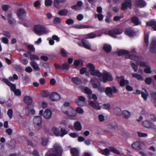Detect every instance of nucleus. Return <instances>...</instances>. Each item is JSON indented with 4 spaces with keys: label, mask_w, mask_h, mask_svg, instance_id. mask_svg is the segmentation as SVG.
Instances as JSON below:
<instances>
[{
    "label": "nucleus",
    "mask_w": 156,
    "mask_h": 156,
    "mask_svg": "<svg viewBox=\"0 0 156 156\" xmlns=\"http://www.w3.org/2000/svg\"><path fill=\"white\" fill-rule=\"evenodd\" d=\"M87 68L91 75L97 76L100 81H102L105 83L107 81H112L113 80V78L110 73L104 71L101 74L98 70H95V67L92 64H87Z\"/></svg>",
    "instance_id": "nucleus-1"
},
{
    "label": "nucleus",
    "mask_w": 156,
    "mask_h": 156,
    "mask_svg": "<svg viewBox=\"0 0 156 156\" xmlns=\"http://www.w3.org/2000/svg\"><path fill=\"white\" fill-rule=\"evenodd\" d=\"M118 54L119 55H126V58L137 61L139 57L136 55V52L135 48L132 49L130 51L125 50H119Z\"/></svg>",
    "instance_id": "nucleus-2"
},
{
    "label": "nucleus",
    "mask_w": 156,
    "mask_h": 156,
    "mask_svg": "<svg viewBox=\"0 0 156 156\" xmlns=\"http://www.w3.org/2000/svg\"><path fill=\"white\" fill-rule=\"evenodd\" d=\"M62 149L61 145L58 143L55 144L51 152L48 151L46 154V156H62Z\"/></svg>",
    "instance_id": "nucleus-3"
},
{
    "label": "nucleus",
    "mask_w": 156,
    "mask_h": 156,
    "mask_svg": "<svg viewBox=\"0 0 156 156\" xmlns=\"http://www.w3.org/2000/svg\"><path fill=\"white\" fill-rule=\"evenodd\" d=\"M34 30L37 34L41 36L49 32V31L46 29L43 25L37 24L34 27Z\"/></svg>",
    "instance_id": "nucleus-4"
},
{
    "label": "nucleus",
    "mask_w": 156,
    "mask_h": 156,
    "mask_svg": "<svg viewBox=\"0 0 156 156\" xmlns=\"http://www.w3.org/2000/svg\"><path fill=\"white\" fill-rule=\"evenodd\" d=\"M109 148V149L108 148L101 149L99 152L101 154L105 155L106 156H108L109 155L110 151L120 156H122L123 154L122 153L119 151L114 147H110Z\"/></svg>",
    "instance_id": "nucleus-5"
},
{
    "label": "nucleus",
    "mask_w": 156,
    "mask_h": 156,
    "mask_svg": "<svg viewBox=\"0 0 156 156\" xmlns=\"http://www.w3.org/2000/svg\"><path fill=\"white\" fill-rule=\"evenodd\" d=\"M33 122L36 130H40L42 127V119L40 116H36L33 119Z\"/></svg>",
    "instance_id": "nucleus-6"
},
{
    "label": "nucleus",
    "mask_w": 156,
    "mask_h": 156,
    "mask_svg": "<svg viewBox=\"0 0 156 156\" xmlns=\"http://www.w3.org/2000/svg\"><path fill=\"white\" fill-rule=\"evenodd\" d=\"M105 92L108 97L110 98H113L114 97V95L113 94V92L117 93V90L114 86H112L111 87H108L105 88Z\"/></svg>",
    "instance_id": "nucleus-7"
},
{
    "label": "nucleus",
    "mask_w": 156,
    "mask_h": 156,
    "mask_svg": "<svg viewBox=\"0 0 156 156\" xmlns=\"http://www.w3.org/2000/svg\"><path fill=\"white\" fill-rule=\"evenodd\" d=\"M99 80L97 79L96 77H93L91 79L90 82L92 84L93 88H98L99 91L102 92L104 91V87H101L100 85L98 86L97 84L95 83L98 82Z\"/></svg>",
    "instance_id": "nucleus-8"
},
{
    "label": "nucleus",
    "mask_w": 156,
    "mask_h": 156,
    "mask_svg": "<svg viewBox=\"0 0 156 156\" xmlns=\"http://www.w3.org/2000/svg\"><path fill=\"white\" fill-rule=\"evenodd\" d=\"M89 105L93 108L97 110H100L101 107L99 105V104L97 101H93L91 100V98H90L88 101Z\"/></svg>",
    "instance_id": "nucleus-9"
},
{
    "label": "nucleus",
    "mask_w": 156,
    "mask_h": 156,
    "mask_svg": "<svg viewBox=\"0 0 156 156\" xmlns=\"http://www.w3.org/2000/svg\"><path fill=\"white\" fill-rule=\"evenodd\" d=\"M86 102V98L83 96H79L75 100V103L79 106H83Z\"/></svg>",
    "instance_id": "nucleus-10"
},
{
    "label": "nucleus",
    "mask_w": 156,
    "mask_h": 156,
    "mask_svg": "<svg viewBox=\"0 0 156 156\" xmlns=\"http://www.w3.org/2000/svg\"><path fill=\"white\" fill-rule=\"evenodd\" d=\"M132 6L131 0H124V2L122 5V9L125 10L127 8H131Z\"/></svg>",
    "instance_id": "nucleus-11"
},
{
    "label": "nucleus",
    "mask_w": 156,
    "mask_h": 156,
    "mask_svg": "<svg viewBox=\"0 0 156 156\" xmlns=\"http://www.w3.org/2000/svg\"><path fill=\"white\" fill-rule=\"evenodd\" d=\"M123 32L122 30L121 29H115L113 30H109V35L113 37H115L116 35L120 34Z\"/></svg>",
    "instance_id": "nucleus-12"
},
{
    "label": "nucleus",
    "mask_w": 156,
    "mask_h": 156,
    "mask_svg": "<svg viewBox=\"0 0 156 156\" xmlns=\"http://www.w3.org/2000/svg\"><path fill=\"white\" fill-rule=\"evenodd\" d=\"M50 98L51 101H57L60 100V96L57 93L53 92L50 94Z\"/></svg>",
    "instance_id": "nucleus-13"
},
{
    "label": "nucleus",
    "mask_w": 156,
    "mask_h": 156,
    "mask_svg": "<svg viewBox=\"0 0 156 156\" xmlns=\"http://www.w3.org/2000/svg\"><path fill=\"white\" fill-rule=\"evenodd\" d=\"M52 112L51 110L49 109H46L43 114V116L46 120H49L51 117Z\"/></svg>",
    "instance_id": "nucleus-14"
},
{
    "label": "nucleus",
    "mask_w": 156,
    "mask_h": 156,
    "mask_svg": "<svg viewBox=\"0 0 156 156\" xmlns=\"http://www.w3.org/2000/svg\"><path fill=\"white\" fill-rule=\"evenodd\" d=\"M150 51L153 52L154 53L156 51V39L153 38L150 45Z\"/></svg>",
    "instance_id": "nucleus-15"
},
{
    "label": "nucleus",
    "mask_w": 156,
    "mask_h": 156,
    "mask_svg": "<svg viewBox=\"0 0 156 156\" xmlns=\"http://www.w3.org/2000/svg\"><path fill=\"white\" fill-rule=\"evenodd\" d=\"M2 80L4 82L6 83V84L10 87L11 90L13 92H14L16 90V87L15 85L11 83L8 79L3 78L2 79Z\"/></svg>",
    "instance_id": "nucleus-16"
},
{
    "label": "nucleus",
    "mask_w": 156,
    "mask_h": 156,
    "mask_svg": "<svg viewBox=\"0 0 156 156\" xmlns=\"http://www.w3.org/2000/svg\"><path fill=\"white\" fill-rule=\"evenodd\" d=\"M116 79L118 81H120V85L121 86H123L129 83L128 81L125 80L123 76L117 77Z\"/></svg>",
    "instance_id": "nucleus-17"
},
{
    "label": "nucleus",
    "mask_w": 156,
    "mask_h": 156,
    "mask_svg": "<svg viewBox=\"0 0 156 156\" xmlns=\"http://www.w3.org/2000/svg\"><path fill=\"white\" fill-rule=\"evenodd\" d=\"M83 47L85 48L90 50L91 49V44L86 39H83L82 40Z\"/></svg>",
    "instance_id": "nucleus-18"
},
{
    "label": "nucleus",
    "mask_w": 156,
    "mask_h": 156,
    "mask_svg": "<svg viewBox=\"0 0 156 156\" xmlns=\"http://www.w3.org/2000/svg\"><path fill=\"white\" fill-rule=\"evenodd\" d=\"M83 5V2L82 1H80L77 2L76 5L72 6L71 8L72 9L76 10H80L81 9Z\"/></svg>",
    "instance_id": "nucleus-19"
},
{
    "label": "nucleus",
    "mask_w": 156,
    "mask_h": 156,
    "mask_svg": "<svg viewBox=\"0 0 156 156\" xmlns=\"http://www.w3.org/2000/svg\"><path fill=\"white\" fill-rule=\"evenodd\" d=\"M76 115L75 110L71 107L69 108V111L67 112V113L66 114L67 116L70 117H75Z\"/></svg>",
    "instance_id": "nucleus-20"
},
{
    "label": "nucleus",
    "mask_w": 156,
    "mask_h": 156,
    "mask_svg": "<svg viewBox=\"0 0 156 156\" xmlns=\"http://www.w3.org/2000/svg\"><path fill=\"white\" fill-rule=\"evenodd\" d=\"M135 5L137 6L142 8L144 7L146 3L143 0H136Z\"/></svg>",
    "instance_id": "nucleus-21"
},
{
    "label": "nucleus",
    "mask_w": 156,
    "mask_h": 156,
    "mask_svg": "<svg viewBox=\"0 0 156 156\" xmlns=\"http://www.w3.org/2000/svg\"><path fill=\"white\" fill-rule=\"evenodd\" d=\"M101 34H99L98 32L95 33H91L87 34L86 35V38H93L98 36H100Z\"/></svg>",
    "instance_id": "nucleus-22"
},
{
    "label": "nucleus",
    "mask_w": 156,
    "mask_h": 156,
    "mask_svg": "<svg viewBox=\"0 0 156 156\" xmlns=\"http://www.w3.org/2000/svg\"><path fill=\"white\" fill-rule=\"evenodd\" d=\"M70 152L73 156H79V151L77 148H71L70 150Z\"/></svg>",
    "instance_id": "nucleus-23"
},
{
    "label": "nucleus",
    "mask_w": 156,
    "mask_h": 156,
    "mask_svg": "<svg viewBox=\"0 0 156 156\" xmlns=\"http://www.w3.org/2000/svg\"><path fill=\"white\" fill-rule=\"evenodd\" d=\"M25 13V11L23 9H20L18 10L17 12V14L19 18L22 19L23 15Z\"/></svg>",
    "instance_id": "nucleus-24"
},
{
    "label": "nucleus",
    "mask_w": 156,
    "mask_h": 156,
    "mask_svg": "<svg viewBox=\"0 0 156 156\" xmlns=\"http://www.w3.org/2000/svg\"><path fill=\"white\" fill-rule=\"evenodd\" d=\"M68 10L66 9H62L58 12V14L60 16H65L68 14Z\"/></svg>",
    "instance_id": "nucleus-25"
},
{
    "label": "nucleus",
    "mask_w": 156,
    "mask_h": 156,
    "mask_svg": "<svg viewBox=\"0 0 156 156\" xmlns=\"http://www.w3.org/2000/svg\"><path fill=\"white\" fill-rule=\"evenodd\" d=\"M131 75L133 77L139 80L142 81L144 80L143 77L141 75L136 73H132Z\"/></svg>",
    "instance_id": "nucleus-26"
},
{
    "label": "nucleus",
    "mask_w": 156,
    "mask_h": 156,
    "mask_svg": "<svg viewBox=\"0 0 156 156\" xmlns=\"http://www.w3.org/2000/svg\"><path fill=\"white\" fill-rule=\"evenodd\" d=\"M143 125L144 127L147 128H153L154 126L153 125L151 122L147 120L144 121L143 123Z\"/></svg>",
    "instance_id": "nucleus-27"
},
{
    "label": "nucleus",
    "mask_w": 156,
    "mask_h": 156,
    "mask_svg": "<svg viewBox=\"0 0 156 156\" xmlns=\"http://www.w3.org/2000/svg\"><path fill=\"white\" fill-rule=\"evenodd\" d=\"M30 65L33 67L34 69L37 71H39L40 68L37 63L34 61H31L30 63Z\"/></svg>",
    "instance_id": "nucleus-28"
},
{
    "label": "nucleus",
    "mask_w": 156,
    "mask_h": 156,
    "mask_svg": "<svg viewBox=\"0 0 156 156\" xmlns=\"http://www.w3.org/2000/svg\"><path fill=\"white\" fill-rule=\"evenodd\" d=\"M51 131L55 136H60V132L59 128L55 127H53L52 128Z\"/></svg>",
    "instance_id": "nucleus-29"
},
{
    "label": "nucleus",
    "mask_w": 156,
    "mask_h": 156,
    "mask_svg": "<svg viewBox=\"0 0 156 156\" xmlns=\"http://www.w3.org/2000/svg\"><path fill=\"white\" fill-rule=\"evenodd\" d=\"M147 25L152 27L154 30H156V22L153 21H151L147 23Z\"/></svg>",
    "instance_id": "nucleus-30"
},
{
    "label": "nucleus",
    "mask_w": 156,
    "mask_h": 156,
    "mask_svg": "<svg viewBox=\"0 0 156 156\" xmlns=\"http://www.w3.org/2000/svg\"><path fill=\"white\" fill-rule=\"evenodd\" d=\"M28 54H30V58L32 61H34V60H38L39 59V56L35 54H31L30 52H28Z\"/></svg>",
    "instance_id": "nucleus-31"
},
{
    "label": "nucleus",
    "mask_w": 156,
    "mask_h": 156,
    "mask_svg": "<svg viewBox=\"0 0 156 156\" xmlns=\"http://www.w3.org/2000/svg\"><path fill=\"white\" fill-rule=\"evenodd\" d=\"M71 80L76 85H80L81 83V80L78 77L72 78Z\"/></svg>",
    "instance_id": "nucleus-32"
},
{
    "label": "nucleus",
    "mask_w": 156,
    "mask_h": 156,
    "mask_svg": "<svg viewBox=\"0 0 156 156\" xmlns=\"http://www.w3.org/2000/svg\"><path fill=\"white\" fill-rule=\"evenodd\" d=\"M132 147L136 150H139L140 149V144L138 142H136L133 143L132 145Z\"/></svg>",
    "instance_id": "nucleus-33"
},
{
    "label": "nucleus",
    "mask_w": 156,
    "mask_h": 156,
    "mask_svg": "<svg viewBox=\"0 0 156 156\" xmlns=\"http://www.w3.org/2000/svg\"><path fill=\"white\" fill-rule=\"evenodd\" d=\"M73 27L74 28L78 29H83L85 28H92L91 26L88 25H83L75 24L74 25Z\"/></svg>",
    "instance_id": "nucleus-34"
},
{
    "label": "nucleus",
    "mask_w": 156,
    "mask_h": 156,
    "mask_svg": "<svg viewBox=\"0 0 156 156\" xmlns=\"http://www.w3.org/2000/svg\"><path fill=\"white\" fill-rule=\"evenodd\" d=\"M74 64L75 66H82L83 65V62L80 59H76L74 60Z\"/></svg>",
    "instance_id": "nucleus-35"
},
{
    "label": "nucleus",
    "mask_w": 156,
    "mask_h": 156,
    "mask_svg": "<svg viewBox=\"0 0 156 156\" xmlns=\"http://www.w3.org/2000/svg\"><path fill=\"white\" fill-rule=\"evenodd\" d=\"M125 32L126 34L130 36H133L135 34L134 32L131 28L126 29Z\"/></svg>",
    "instance_id": "nucleus-36"
},
{
    "label": "nucleus",
    "mask_w": 156,
    "mask_h": 156,
    "mask_svg": "<svg viewBox=\"0 0 156 156\" xmlns=\"http://www.w3.org/2000/svg\"><path fill=\"white\" fill-rule=\"evenodd\" d=\"M144 91L141 92V96L146 101L147 100V97L148 96V94L145 89H144Z\"/></svg>",
    "instance_id": "nucleus-37"
},
{
    "label": "nucleus",
    "mask_w": 156,
    "mask_h": 156,
    "mask_svg": "<svg viewBox=\"0 0 156 156\" xmlns=\"http://www.w3.org/2000/svg\"><path fill=\"white\" fill-rule=\"evenodd\" d=\"M24 102L27 104H30L32 102V98L29 96H26L24 99Z\"/></svg>",
    "instance_id": "nucleus-38"
},
{
    "label": "nucleus",
    "mask_w": 156,
    "mask_h": 156,
    "mask_svg": "<svg viewBox=\"0 0 156 156\" xmlns=\"http://www.w3.org/2000/svg\"><path fill=\"white\" fill-rule=\"evenodd\" d=\"M74 126L75 129L77 131H80L82 129L81 124L79 122H77L75 123Z\"/></svg>",
    "instance_id": "nucleus-39"
},
{
    "label": "nucleus",
    "mask_w": 156,
    "mask_h": 156,
    "mask_svg": "<svg viewBox=\"0 0 156 156\" xmlns=\"http://www.w3.org/2000/svg\"><path fill=\"white\" fill-rule=\"evenodd\" d=\"M131 21L136 25H139L140 23V22L139 19L136 17H133L132 18Z\"/></svg>",
    "instance_id": "nucleus-40"
},
{
    "label": "nucleus",
    "mask_w": 156,
    "mask_h": 156,
    "mask_svg": "<svg viewBox=\"0 0 156 156\" xmlns=\"http://www.w3.org/2000/svg\"><path fill=\"white\" fill-rule=\"evenodd\" d=\"M122 115L125 119H128L131 115V113L127 110H124L122 112Z\"/></svg>",
    "instance_id": "nucleus-41"
},
{
    "label": "nucleus",
    "mask_w": 156,
    "mask_h": 156,
    "mask_svg": "<svg viewBox=\"0 0 156 156\" xmlns=\"http://www.w3.org/2000/svg\"><path fill=\"white\" fill-rule=\"evenodd\" d=\"M103 48L105 51L107 52H110L111 49V46L109 44H105L104 45Z\"/></svg>",
    "instance_id": "nucleus-42"
},
{
    "label": "nucleus",
    "mask_w": 156,
    "mask_h": 156,
    "mask_svg": "<svg viewBox=\"0 0 156 156\" xmlns=\"http://www.w3.org/2000/svg\"><path fill=\"white\" fill-rule=\"evenodd\" d=\"M48 142V140L47 137H42L41 143L43 145L45 146L47 145Z\"/></svg>",
    "instance_id": "nucleus-43"
},
{
    "label": "nucleus",
    "mask_w": 156,
    "mask_h": 156,
    "mask_svg": "<svg viewBox=\"0 0 156 156\" xmlns=\"http://www.w3.org/2000/svg\"><path fill=\"white\" fill-rule=\"evenodd\" d=\"M138 59H137V61H136V62L141 67H145L149 65V64L146 62H139L138 61Z\"/></svg>",
    "instance_id": "nucleus-44"
},
{
    "label": "nucleus",
    "mask_w": 156,
    "mask_h": 156,
    "mask_svg": "<svg viewBox=\"0 0 156 156\" xmlns=\"http://www.w3.org/2000/svg\"><path fill=\"white\" fill-rule=\"evenodd\" d=\"M138 59H137V61H136V62L141 67H145L149 65V64L146 62H139L138 61Z\"/></svg>",
    "instance_id": "nucleus-45"
},
{
    "label": "nucleus",
    "mask_w": 156,
    "mask_h": 156,
    "mask_svg": "<svg viewBox=\"0 0 156 156\" xmlns=\"http://www.w3.org/2000/svg\"><path fill=\"white\" fill-rule=\"evenodd\" d=\"M69 65L66 62L62 64L61 66V69L68 70L69 69Z\"/></svg>",
    "instance_id": "nucleus-46"
},
{
    "label": "nucleus",
    "mask_w": 156,
    "mask_h": 156,
    "mask_svg": "<svg viewBox=\"0 0 156 156\" xmlns=\"http://www.w3.org/2000/svg\"><path fill=\"white\" fill-rule=\"evenodd\" d=\"M95 18H97L99 21H101L103 20L104 16L101 13H96L95 14Z\"/></svg>",
    "instance_id": "nucleus-47"
},
{
    "label": "nucleus",
    "mask_w": 156,
    "mask_h": 156,
    "mask_svg": "<svg viewBox=\"0 0 156 156\" xmlns=\"http://www.w3.org/2000/svg\"><path fill=\"white\" fill-rule=\"evenodd\" d=\"M149 35L148 33H145L144 35V41L147 46L148 45Z\"/></svg>",
    "instance_id": "nucleus-48"
},
{
    "label": "nucleus",
    "mask_w": 156,
    "mask_h": 156,
    "mask_svg": "<svg viewBox=\"0 0 156 156\" xmlns=\"http://www.w3.org/2000/svg\"><path fill=\"white\" fill-rule=\"evenodd\" d=\"M8 144L11 147L14 148L16 145V141L14 140H12L9 142Z\"/></svg>",
    "instance_id": "nucleus-49"
},
{
    "label": "nucleus",
    "mask_w": 156,
    "mask_h": 156,
    "mask_svg": "<svg viewBox=\"0 0 156 156\" xmlns=\"http://www.w3.org/2000/svg\"><path fill=\"white\" fill-rule=\"evenodd\" d=\"M130 64L134 71L135 72H137L138 69L137 65L135 64L132 61L130 62Z\"/></svg>",
    "instance_id": "nucleus-50"
},
{
    "label": "nucleus",
    "mask_w": 156,
    "mask_h": 156,
    "mask_svg": "<svg viewBox=\"0 0 156 156\" xmlns=\"http://www.w3.org/2000/svg\"><path fill=\"white\" fill-rule=\"evenodd\" d=\"M49 95V92L47 90H43L41 93V96L44 97H46L48 96Z\"/></svg>",
    "instance_id": "nucleus-51"
},
{
    "label": "nucleus",
    "mask_w": 156,
    "mask_h": 156,
    "mask_svg": "<svg viewBox=\"0 0 156 156\" xmlns=\"http://www.w3.org/2000/svg\"><path fill=\"white\" fill-rule=\"evenodd\" d=\"M60 53L63 57H67L68 54V53L63 48H61L60 50Z\"/></svg>",
    "instance_id": "nucleus-52"
},
{
    "label": "nucleus",
    "mask_w": 156,
    "mask_h": 156,
    "mask_svg": "<svg viewBox=\"0 0 156 156\" xmlns=\"http://www.w3.org/2000/svg\"><path fill=\"white\" fill-rule=\"evenodd\" d=\"M80 73L81 74H84L85 73L86 75L87 76H88L89 73L87 71V69L85 67H83L80 70Z\"/></svg>",
    "instance_id": "nucleus-53"
},
{
    "label": "nucleus",
    "mask_w": 156,
    "mask_h": 156,
    "mask_svg": "<svg viewBox=\"0 0 156 156\" xmlns=\"http://www.w3.org/2000/svg\"><path fill=\"white\" fill-rule=\"evenodd\" d=\"M147 66L145 67V68L144 69V72L147 73H151V67L149 65H148Z\"/></svg>",
    "instance_id": "nucleus-54"
},
{
    "label": "nucleus",
    "mask_w": 156,
    "mask_h": 156,
    "mask_svg": "<svg viewBox=\"0 0 156 156\" xmlns=\"http://www.w3.org/2000/svg\"><path fill=\"white\" fill-rule=\"evenodd\" d=\"M69 107H65L64 106H62L61 107L62 112L65 114L67 113V112L69 111Z\"/></svg>",
    "instance_id": "nucleus-55"
},
{
    "label": "nucleus",
    "mask_w": 156,
    "mask_h": 156,
    "mask_svg": "<svg viewBox=\"0 0 156 156\" xmlns=\"http://www.w3.org/2000/svg\"><path fill=\"white\" fill-rule=\"evenodd\" d=\"M114 112L118 115H120L122 114V112L121 109L119 108H116L114 109Z\"/></svg>",
    "instance_id": "nucleus-56"
},
{
    "label": "nucleus",
    "mask_w": 156,
    "mask_h": 156,
    "mask_svg": "<svg viewBox=\"0 0 156 156\" xmlns=\"http://www.w3.org/2000/svg\"><path fill=\"white\" fill-rule=\"evenodd\" d=\"M61 133H60V136L63 137L64 135L66 134L67 133V132L64 128H62L61 129Z\"/></svg>",
    "instance_id": "nucleus-57"
},
{
    "label": "nucleus",
    "mask_w": 156,
    "mask_h": 156,
    "mask_svg": "<svg viewBox=\"0 0 156 156\" xmlns=\"http://www.w3.org/2000/svg\"><path fill=\"white\" fill-rule=\"evenodd\" d=\"M85 92L87 94L88 96L90 95L92 93V91L90 89L87 87H86L84 89Z\"/></svg>",
    "instance_id": "nucleus-58"
},
{
    "label": "nucleus",
    "mask_w": 156,
    "mask_h": 156,
    "mask_svg": "<svg viewBox=\"0 0 156 156\" xmlns=\"http://www.w3.org/2000/svg\"><path fill=\"white\" fill-rule=\"evenodd\" d=\"M7 114L9 118L11 119L12 117V110L11 109H9L8 111Z\"/></svg>",
    "instance_id": "nucleus-59"
},
{
    "label": "nucleus",
    "mask_w": 156,
    "mask_h": 156,
    "mask_svg": "<svg viewBox=\"0 0 156 156\" xmlns=\"http://www.w3.org/2000/svg\"><path fill=\"white\" fill-rule=\"evenodd\" d=\"M66 24L70 25L73 24L74 21L71 19H68L66 20Z\"/></svg>",
    "instance_id": "nucleus-60"
},
{
    "label": "nucleus",
    "mask_w": 156,
    "mask_h": 156,
    "mask_svg": "<svg viewBox=\"0 0 156 156\" xmlns=\"http://www.w3.org/2000/svg\"><path fill=\"white\" fill-rule=\"evenodd\" d=\"M23 113L26 115H28L29 114V108L26 107L24 108L22 111Z\"/></svg>",
    "instance_id": "nucleus-61"
},
{
    "label": "nucleus",
    "mask_w": 156,
    "mask_h": 156,
    "mask_svg": "<svg viewBox=\"0 0 156 156\" xmlns=\"http://www.w3.org/2000/svg\"><path fill=\"white\" fill-rule=\"evenodd\" d=\"M150 95L153 99L154 100V102H156V92L151 91L150 93Z\"/></svg>",
    "instance_id": "nucleus-62"
},
{
    "label": "nucleus",
    "mask_w": 156,
    "mask_h": 156,
    "mask_svg": "<svg viewBox=\"0 0 156 156\" xmlns=\"http://www.w3.org/2000/svg\"><path fill=\"white\" fill-rule=\"evenodd\" d=\"M61 22V19L59 17H56L53 20V23L55 24H57Z\"/></svg>",
    "instance_id": "nucleus-63"
},
{
    "label": "nucleus",
    "mask_w": 156,
    "mask_h": 156,
    "mask_svg": "<svg viewBox=\"0 0 156 156\" xmlns=\"http://www.w3.org/2000/svg\"><path fill=\"white\" fill-rule=\"evenodd\" d=\"M52 3V1L51 0H46L45 1V4L46 6H51Z\"/></svg>",
    "instance_id": "nucleus-64"
}]
</instances>
